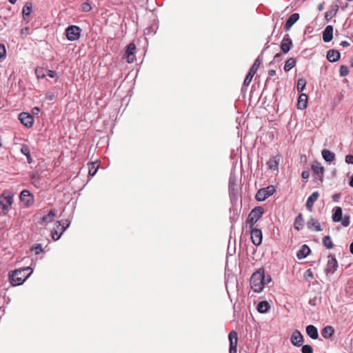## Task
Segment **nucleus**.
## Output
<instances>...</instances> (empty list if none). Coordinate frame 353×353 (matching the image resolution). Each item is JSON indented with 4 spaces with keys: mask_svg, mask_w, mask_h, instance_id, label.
I'll return each mask as SVG.
<instances>
[{
    "mask_svg": "<svg viewBox=\"0 0 353 353\" xmlns=\"http://www.w3.org/2000/svg\"><path fill=\"white\" fill-rule=\"evenodd\" d=\"M339 72H340V75L341 77H346V76H347L348 74H349V68H348V67L345 65H341L340 70H339Z\"/></svg>",
    "mask_w": 353,
    "mask_h": 353,
    "instance_id": "40",
    "label": "nucleus"
},
{
    "mask_svg": "<svg viewBox=\"0 0 353 353\" xmlns=\"http://www.w3.org/2000/svg\"><path fill=\"white\" fill-rule=\"evenodd\" d=\"M323 244L327 249H332L334 246L331 237L327 235L323 239Z\"/></svg>",
    "mask_w": 353,
    "mask_h": 353,
    "instance_id": "35",
    "label": "nucleus"
},
{
    "mask_svg": "<svg viewBox=\"0 0 353 353\" xmlns=\"http://www.w3.org/2000/svg\"><path fill=\"white\" fill-rule=\"evenodd\" d=\"M340 45L343 46V48L347 47L350 46V43L347 41H343L341 42Z\"/></svg>",
    "mask_w": 353,
    "mask_h": 353,
    "instance_id": "57",
    "label": "nucleus"
},
{
    "mask_svg": "<svg viewBox=\"0 0 353 353\" xmlns=\"http://www.w3.org/2000/svg\"><path fill=\"white\" fill-rule=\"evenodd\" d=\"M264 213V209L261 206L255 207L252 209L249 214L252 216L254 219L258 221L262 216Z\"/></svg>",
    "mask_w": 353,
    "mask_h": 353,
    "instance_id": "23",
    "label": "nucleus"
},
{
    "mask_svg": "<svg viewBox=\"0 0 353 353\" xmlns=\"http://www.w3.org/2000/svg\"><path fill=\"white\" fill-rule=\"evenodd\" d=\"M20 200L26 207H30L34 203V196L28 190H24L20 193Z\"/></svg>",
    "mask_w": 353,
    "mask_h": 353,
    "instance_id": "9",
    "label": "nucleus"
},
{
    "mask_svg": "<svg viewBox=\"0 0 353 353\" xmlns=\"http://www.w3.org/2000/svg\"><path fill=\"white\" fill-rule=\"evenodd\" d=\"M6 51L3 44L0 43V59L6 56Z\"/></svg>",
    "mask_w": 353,
    "mask_h": 353,
    "instance_id": "50",
    "label": "nucleus"
},
{
    "mask_svg": "<svg viewBox=\"0 0 353 353\" xmlns=\"http://www.w3.org/2000/svg\"><path fill=\"white\" fill-rule=\"evenodd\" d=\"M33 270L30 267H26L15 270L9 273V281L12 286H18L23 283V282L31 275Z\"/></svg>",
    "mask_w": 353,
    "mask_h": 353,
    "instance_id": "1",
    "label": "nucleus"
},
{
    "mask_svg": "<svg viewBox=\"0 0 353 353\" xmlns=\"http://www.w3.org/2000/svg\"><path fill=\"white\" fill-rule=\"evenodd\" d=\"M321 154L323 159L328 163H331L335 159L334 153L328 150H323L321 152Z\"/></svg>",
    "mask_w": 353,
    "mask_h": 353,
    "instance_id": "27",
    "label": "nucleus"
},
{
    "mask_svg": "<svg viewBox=\"0 0 353 353\" xmlns=\"http://www.w3.org/2000/svg\"><path fill=\"white\" fill-rule=\"evenodd\" d=\"M283 59V57H282V54H280V53H278L276 54L274 57V59L272 61L271 63H273V62H279L282 60Z\"/></svg>",
    "mask_w": 353,
    "mask_h": 353,
    "instance_id": "51",
    "label": "nucleus"
},
{
    "mask_svg": "<svg viewBox=\"0 0 353 353\" xmlns=\"http://www.w3.org/2000/svg\"><path fill=\"white\" fill-rule=\"evenodd\" d=\"M301 176L303 179H307L310 176V172L307 170H304L302 172Z\"/></svg>",
    "mask_w": 353,
    "mask_h": 353,
    "instance_id": "55",
    "label": "nucleus"
},
{
    "mask_svg": "<svg viewBox=\"0 0 353 353\" xmlns=\"http://www.w3.org/2000/svg\"><path fill=\"white\" fill-rule=\"evenodd\" d=\"M337 11H338V8H337L336 9H333V10L327 11L325 13V19L327 21H330V19H332V17L336 14Z\"/></svg>",
    "mask_w": 353,
    "mask_h": 353,
    "instance_id": "37",
    "label": "nucleus"
},
{
    "mask_svg": "<svg viewBox=\"0 0 353 353\" xmlns=\"http://www.w3.org/2000/svg\"><path fill=\"white\" fill-rule=\"evenodd\" d=\"M275 192L273 185H269L267 188H261L256 194L255 199L258 201H263L269 196H272Z\"/></svg>",
    "mask_w": 353,
    "mask_h": 353,
    "instance_id": "5",
    "label": "nucleus"
},
{
    "mask_svg": "<svg viewBox=\"0 0 353 353\" xmlns=\"http://www.w3.org/2000/svg\"><path fill=\"white\" fill-rule=\"evenodd\" d=\"M299 19V13H293L290 16V17L287 19L284 28L286 31H289L292 26Z\"/></svg>",
    "mask_w": 353,
    "mask_h": 353,
    "instance_id": "17",
    "label": "nucleus"
},
{
    "mask_svg": "<svg viewBox=\"0 0 353 353\" xmlns=\"http://www.w3.org/2000/svg\"><path fill=\"white\" fill-rule=\"evenodd\" d=\"M311 250L308 245L304 244L301 246V248L297 252L296 257L299 259H303L306 258L310 253Z\"/></svg>",
    "mask_w": 353,
    "mask_h": 353,
    "instance_id": "20",
    "label": "nucleus"
},
{
    "mask_svg": "<svg viewBox=\"0 0 353 353\" xmlns=\"http://www.w3.org/2000/svg\"><path fill=\"white\" fill-rule=\"evenodd\" d=\"M32 5L30 2L26 3V5L23 6L22 9V14L24 20H27L29 18L30 13L32 12Z\"/></svg>",
    "mask_w": 353,
    "mask_h": 353,
    "instance_id": "31",
    "label": "nucleus"
},
{
    "mask_svg": "<svg viewBox=\"0 0 353 353\" xmlns=\"http://www.w3.org/2000/svg\"><path fill=\"white\" fill-rule=\"evenodd\" d=\"M46 77H49L50 78H54L57 77V72L54 70H46Z\"/></svg>",
    "mask_w": 353,
    "mask_h": 353,
    "instance_id": "49",
    "label": "nucleus"
},
{
    "mask_svg": "<svg viewBox=\"0 0 353 353\" xmlns=\"http://www.w3.org/2000/svg\"><path fill=\"white\" fill-rule=\"evenodd\" d=\"M319 197V193L316 191L314 192L307 199L305 206L308 211L311 212L312 210L313 205L314 203L318 200Z\"/></svg>",
    "mask_w": 353,
    "mask_h": 353,
    "instance_id": "16",
    "label": "nucleus"
},
{
    "mask_svg": "<svg viewBox=\"0 0 353 353\" xmlns=\"http://www.w3.org/2000/svg\"><path fill=\"white\" fill-rule=\"evenodd\" d=\"M307 95L305 94H301L298 99L297 108L303 110L307 108Z\"/></svg>",
    "mask_w": 353,
    "mask_h": 353,
    "instance_id": "26",
    "label": "nucleus"
},
{
    "mask_svg": "<svg viewBox=\"0 0 353 353\" xmlns=\"http://www.w3.org/2000/svg\"><path fill=\"white\" fill-rule=\"evenodd\" d=\"M349 185L353 188V175L351 176L350 178V182H349Z\"/></svg>",
    "mask_w": 353,
    "mask_h": 353,
    "instance_id": "63",
    "label": "nucleus"
},
{
    "mask_svg": "<svg viewBox=\"0 0 353 353\" xmlns=\"http://www.w3.org/2000/svg\"><path fill=\"white\" fill-rule=\"evenodd\" d=\"M272 281V278L270 275L267 276H265V284L268 283Z\"/></svg>",
    "mask_w": 353,
    "mask_h": 353,
    "instance_id": "60",
    "label": "nucleus"
},
{
    "mask_svg": "<svg viewBox=\"0 0 353 353\" xmlns=\"http://www.w3.org/2000/svg\"><path fill=\"white\" fill-rule=\"evenodd\" d=\"M228 339L230 341L229 353H236V346L238 341L237 332L234 330L231 331L229 333Z\"/></svg>",
    "mask_w": 353,
    "mask_h": 353,
    "instance_id": "13",
    "label": "nucleus"
},
{
    "mask_svg": "<svg viewBox=\"0 0 353 353\" xmlns=\"http://www.w3.org/2000/svg\"><path fill=\"white\" fill-rule=\"evenodd\" d=\"M251 240L254 245H259L262 242L263 234L260 229L252 228L250 230Z\"/></svg>",
    "mask_w": 353,
    "mask_h": 353,
    "instance_id": "14",
    "label": "nucleus"
},
{
    "mask_svg": "<svg viewBox=\"0 0 353 353\" xmlns=\"http://www.w3.org/2000/svg\"><path fill=\"white\" fill-rule=\"evenodd\" d=\"M55 98V95L52 92H48L46 94V99L49 101H52Z\"/></svg>",
    "mask_w": 353,
    "mask_h": 353,
    "instance_id": "53",
    "label": "nucleus"
},
{
    "mask_svg": "<svg viewBox=\"0 0 353 353\" xmlns=\"http://www.w3.org/2000/svg\"><path fill=\"white\" fill-rule=\"evenodd\" d=\"M311 169L316 175V179L319 180L321 183L324 179V168L317 161H314L311 165Z\"/></svg>",
    "mask_w": 353,
    "mask_h": 353,
    "instance_id": "7",
    "label": "nucleus"
},
{
    "mask_svg": "<svg viewBox=\"0 0 353 353\" xmlns=\"http://www.w3.org/2000/svg\"><path fill=\"white\" fill-rule=\"evenodd\" d=\"M332 201L334 202H339V199H341V194L339 193H335L332 196Z\"/></svg>",
    "mask_w": 353,
    "mask_h": 353,
    "instance_id": "54",
    "label": "nucleus"
},
{
    "mask_svg": "<svg viewBox=\"0 0 353 353\" xmlns=\"http://www.w3.org/2000/svg\"><path fill=\"white\" fill-rule=\"evenodd\" d=\"M30 250L32 252H34L35 253V254H37V255L39 254H41V252H43V248H42L41 244H35V245H34L31 248Z\"/></svg>",
    "mask_w": 353,
    "mask_h": 353,
    "instance_id": "39",
    "label": "nucleus"
},
{
    "mask_svg": "<svg viewBox=\"0 0 353 353\" xmlns=\"http://www.w3.org/2000/svg\"><path fill=\"white\" fill-rule=\"evenodd\" d=\"M256 222H257V221L256 219H254V218H252V216H251L250 214H248V219L246 221V223L248 225H249L250 230H252V228H254L253 226Z\"/></svg>",
    "mask_w": 353,
    "mask_h": 353,
    "instance_id": "43",
    "label": "nucleus"
},
{
    "mask_svg": "<svg viewBox=\"0 0 353 353\" xmlns=\"http://www.w3.org/2000/svg\"><path fill=\"white\" fill-rule=\"evenodd\" d=\"M303 217L302 214H299V215L296 217L294 227L297 231H300L303 228Z\"/></svg>",
    "mask_w": 353,
    "mask_h": 353,
    "instance_id": "30",
    "label": "nucleus"
},
{
    "mask_svg": "<svg viewBox=\"0 0 353 353\" xmlns=\"http://www.w3.org/2000/svg\"><path fill=\"white\" fill-rule=\"evenodd\" d=\"M256 308L259 313H265L270 310V305L268 301H262L258 303Z\"/></svg>",
    "mask_w": 353,
    "mask_h": 353,
    "instance_id": "29",
    "label": "nucleus"
},
{
    "mask_svg": "<svg viewBox=\"0 0 353 353\" xmlns=\"http://www.w3.org/2000/svg\"><path fill=\"white\" fill-rule=\"evenodd\" d=\"M323 8H324L323 3H320V4L318 6V10H319V11L323 10Z\"/></svg>",
    "mask_w": 353,
    "mask_h": 353,
    "instance_id": "62",
    "label": "nucleus"
},
{
    "mask_svg": "<svg viewBox=\"0 0 353 353\" xmlns=\"http://www.w3.org/2000/svg\"><path fill=\"white\" fill-rule=\"evenodd\" d=\"M91 8H92V7L88 2H84L81 5V10L83 12H89L91 10Z\"/></svg>",
    "mask_w": 353,
    "mask_h": 353,
    "instance_id": "48",
    "label": "nucleus"
},
{
    "mask_svg": "<svg viewBox=\"0 0 353 353\" xmlns=\"http://www.w3.org/2000/svg\"><path fill=\"white\" fill-rule=\"evenodd\" d=\"M333 38V27L331 25L327 26L323 32V40L324 42H330Z\"/></svg>",
    "mask_w": 353,
    "mask_h": 353,
    "instance_id": "19",
    "label": "nucleus"
},
{
    "mask_svg": "<svg viewBox=\"0 0 353 353\" xmlns=\"http://www.w3.org/2000/svg\"><path fill=\"white\" fill-rule=\"evenodd\" d=\"M56 216L57 214L54 210H51L47 215L43 216L41 224L43 225H46L47 224L52 222Z\"/></svg>",
    "mask_w": 353,
    "mask_h": 353,
    "instance_id": "21",
    "label": "nucleus"
},
{
    "mask_svg": "<svg viewBox=\"0 0 353 353\" xmlns=\"http://www.w3.org/2000/svg\"><path fill=\"white\" fill-rule=\"evenodd\" d=\"M263 60L261 58V57H258L254 61L252 66L250 69L247 76L245 77V79L243 82V85L245 86H248L250 85L254 74L257 71L258 68H259V65L261 64Z\"/></svg>",
    "mask_w": 353,
    "mask_h": 353,
    "instance_id": "4",
    "label": "nucleus"
},
{
    "mask_svg": "<svg viewBox=\"0 0 353 353\" xmlns=\"http://www.w3.org/2000/svg\"><path fill=\"white\" fill-rule=\"evenodd\" d=\"M21 152L26 157L28 163H31L32 162V159L30 155V150L27 145L23 144L21 145Z\"/></svg>",
    "mask_w": 353,
    "mask_h": 353,
    "instance_id": "32",
    "label": "nucleus"
},
{
    "mask_svg": "<svg viewBox=\"0 0 353 353\" xmlns=\"http://www.w3.org/2000/svg\"><path fill=\"white\" fill-rule=\"evenodd\" d=\"M341 221L342 225L344 227H347L350 224V216H345L343 218L342 217Z\"/></svg>",
    "mask_w": 353,
    "mask_h": 353,
    "instance_id": "47",
    "label": "nucleus"
},
{
    "mask_svg": "<svg viewBox=\"0 0 353 353\" xmlns=\"http://www.w3.org/2000/svg\"><path fill=\"white\" fill-rule=\"evenodd\" d=\"M307 334L312 339H317L319 333L317 328L313 325H309L305 329Z\"/></svg>",
    "mask_w": 353,
    "mask_h": 353,
    "instance_id": "24",
    "label": "nucleus"
},
{
    "mask_svg": "<svg viewBox=\"0 0 353 353\" xmlns=\"http://www.w3.org/2000/svg\"><path fill=\"white\" fill-rule=\"evenodd\" d=\"M61 221H57V222L55 223V227H54V228H57V232H61Z\"/></svg>",
    "mask_w": 353,
    "mask_h": 353,
    "instance_id": "56",
    "label": "nucleus"
},
{
    "mask_svg": "<svg viewBox=\"0 0 353 353\" xmlns=\"http://www.w3.org/2000/svg\"><path fill=\"white\" fill-rule=\"evenodd\" d=\"M302 353H313V348L310 345H302L301 346Z\"/></svg>",
    "mask_w": 353,
    "mask_h": 353,
    "instance_id": "41",
    "label": "nucleus"
},
{
    "mask_svg": "<svg viewBox=\"0 0 353 353\" xmlns=\"http://www.w3.org/2000/svg\"><path fill=\"white\" fill-rule=\"evenodd\" d=\"M343 217V210L339 206L335 207L334 209V213L332 214V221L334 222H339Z\"/></svg>",
    "mask_w": 353,
    "mask_h": 353,
    "instance_id": "28",
    "label": "nucleus"
},
{
    "mask_svg": "<svg viewBox=\"0 0 353 353\" xmlns=\"http://www.w3.org/2000/svg\"><path fill=\"white\" fill-rule=\"evenodd\" d=\"M19 119L21 123L27 128H31L34 123V117L28 112H21L19 114Z\"/></svg>",
    "mask_w": 353,
    "mask_h": 353,
    "instance_id": "11",
    "label": "nucleus"
},
{
    "mask_svg": "<svg viewBox=\"0 0 353 353\" xmlns=\"http://www.w3.org/2000/svg\"><path fill=\"white\" fill-rule=\"evenodd\" d=\"M305 85H306L305 80L303 78L299 79L298 80L297 85H296L297 91L302 92L304 90Z\"/></svg>",
    "mask_w": 353,
    "mask_h": 353,
    "instance_id": "38",
    "label": "nucleus"
},
{
    "mask_svg": "<svg viewBox=\"0 0 353 353\" xmlns=\"http://www.w3.org/2000/svg\"><path fill=\"white\" fill-rule=\"evenodd\" d=\"M334 329L332 326H326L322 330V335L325 339L331 337L334 334Z\"/></svg>",
    "mask_w": 353,
    "mask_h": 353,
    "instance_id": "34",
    "label": "nucleus"
},
{
    "mask_svg": "<svg viewBox=\"0 0 353 353\" xmlns=\"http://www.w3.org/2000/svg\"><path fill=\"white\" fill-rule=\"evenodd\" d=\"M36 74L38 79H43L45 77H46V70L43 69H37L36 70Z\"/></svg>",
    "mask_w": 353,
    "mask_h": 353,
    "instance_id": "45",
    "label": "nucleus"
},
{
    "mask_svg": "<svg viewBox=\"0 0 353 353\" xmlns=\"http://www.w3.org/2000/svg\"><path fill=\"white\" fill-rule=\"evenodd\" d=\"M268 74L270 77H274V75H276V70L272 69L269 70Z\"/></svg>",
    "mask_w": 353,
    "mask_h": 353,
    "instance_id": "59",
    "label": "nucleus"
},
{
    "mask_svg": "<svg viewBox=\"0 0 353 353\" xmlns=\"http://www.w3.org/2000/svg\"><path fill=\"white\" fill-rule=\"evenodd\" d=\"M279 161H280V157L279 156L271 157L269 159V161L267 162L268 168L272 170H278Z\"/></svg>",
    "mask_w": 353,
    "mask_h": 353,
    "instance_id": "22",
    "label": "nucleus"
},
{
    "mask_svg": "<svg viewBox=\"0 0 353 353\" xmlns=\"http://www.w3.org/2000/svg\"><path fill=\"white\" fill-rule=\"evenodd\" d=\"M62 234H61V232H57V228H53V230L51 232L52 238L54 241H57L60 239Z\"/></svg>",
    "mask_w": 353,
    "mask_h": 353,
    "instance_id": "42",
    "label": "nucleus"
},
{
    "mask_svg": "<svg viewBox=\"0 0 353 353\" xmlns=\"http://www.w3.org/2000/svg\"><path fill=\"white\" fill-rule=\"evenodd\" d=\"M61 234H63V232L69 227L70 223L68 220H61Z\"/></svg>",
    "mask_w": 353,
    "mask_h": 353,
    "instance_id": "46",
    "label": "nucleus"
},
{
    "mask_svg": "<svg viewBox=\"0 0 353 353\" xmlns=\"http://www.w3.org/2000/svg\"><path fill=\"white\" fill-rule=\"evenodd\" d=\"M99 165L96 163L92 162L89 164L88 174L90 176H93L96 174L98 170Z\"/></svg>",
    "mask_w": 353,
    "mask_h": 353,
    "instance_id": "36",
    "label": "nucleus"
},
{
    "mask_svg": "<svg viewBox=\"0 0 353 353\" xmlns=\"http://www.w3.org/2000/svg\"><path fill=\"white\" fill-rule=\"evenodd\" d=\"M327 59L330 62H335L340 59V52L336 50H329L327 52Z\"/></svg>",
    "mask_w": 353,
    "mask_h": 353,
    "instance_id": "25",
    "label": "nucleus"
},
{
    "mask_svg": "<svg viewBox=\"0 0 353 353\" xmlns=\"http://www.w3.org/2000/svg\"><path fill=\"white\" fill-rule=\"evenodd\" d=\"M40 111V109L38 107H34L32 110V113L35 114H38Z\"/></svg>",
    "mask_w": 353,
    "mask_h": 353,
    "instance_id": "58",
    "label": "nucleus"
},
{
    "mask_svg": "<svg viewBox=\"0 0 353 353\" xmlns=\"http://www.w3.org/2000/svg\"><path fill=\"white\" fill-rule=\"evenodd\" d=\"M309 304L310 305H313V306H315L316 305V299H310L309 300Z\"/></svg>",
    "mask_w": 353,
    "mask_h": 353,
    "instance_id": "61",
    "label": "nucleus"
},
{
    "mask_svg": "<svg viewBox=\"0 0 353 353\" xmlns=\"http://www.w3.org/2000/svg\"><path fill=\"white\" fill-rule=\"evenodd\" d=\"M81 34V29L75 25L69 26L65 29V36L69 41H73L79 39Z\"/></svg>",
    "mask_w": 353,
    "mask_h": 353,
    "instance_id": "6",
    "label": "nucleus"
},
{
    "mask_svg": "<svg viewBox=\"0 0 353 353\" xmlns=\"http://www.w3.org/2000/svg\"><path fill=\"white\" fill-rule=\"evenodd\" d=\"M136 46L134 43H130L125 50L124 57L128 63H133L135 60Z\"/></svg>",
    "mask_w": 353,
    "mask_h": 353,
    "instance_id": "12",
    "label": "nucleus"
},
{
    "mask_svg": "<svg viewBox=\"0 0 353 353\" xmlns=\"http://www.w3.org/2000/svg\"><path fill=\"white\" fill-rule=\"evenodd\" d=\"M350 252L353 254V242L350 245Z\"/></svg>",
    "mask_w": 353,
    "mask_h": 353,
    "instance_id": "64",
    "label": "nucleus"
},
{
    "mask_svg": "<svg viewBox=\"0 0 353 353\" xmlns=\"http://www.w3.org/2000/svg\"><path fill=\"white\" fill-rule=\"evenodd\" d=\"M293 43L292 39L290 38L289 34H285L283 38L281 43V50L284 53L287 54L292 48Z\"/></svg>",
    "mask_w": 353,
    "mask_h": 353,
    "instance_id": "15",
    "label": "nucleus"
},
{
    "mask_svg": "<svg viewBox=\"0 0 353 353\" xmlns=\"http://www.w3.org/2000/svg\"><path fill=\"white\" fill-rule=\"evenodd\" d=\"M345 162L347 164H353V155L348 154L345 157Z\"/></svg>",
    "mask_w": 353,
    "mask_h": 353,
    "instance_id": "52",
    "label": "nucleus"
},
{
    "mask_svg": "<svg viewBox=\"0 0 353 353\" xmlns=\"http://www.w3.org/2000/svg\"><path fill=\"white\" fill-rule=\"evenodd\" d=\"M296 64V60L294 58L288 59L285 63L284 70L285 72L290 71L291 69L295 67Z\"/></svg>",
    "mask_w": 353,
    "mask_h": 353,
    "instance_id": "33",
    "label": "nucleus"
},
{
    "mask_svg": "<svg viewBox=\"0 0 353 353\" xmlns=\"http://www.w3.org/2000/svg\"><path fill=\"white\" fill-rule=\"evenodd\" d=\"M307 228L312 231L320 232L323 230V228L319 221L314 218H310L307 223Z\"/></svg>",
    "mask_w": 353,
    "mask_h": 353,
    "instance_id": "18",
    "label": "nucleus"
},
{
    "mask_svg": "<svg viewBox=\"0 0 353 353\" xmlns=\"http://www.w3.org/2000/svg\"><path fill=\"white\" fill-rule=\"evenodd\" d=\"M303 276L307 281L312 280L314 279V274L311 269H307L305 272Z\"/></svg>",
    "mask_w": 353,
    "mask_h": 353,
    "instance_id": "44",
    "label": "nucleus"
},
{
    "mask_svg": "<svg viewBox=\"0 0 353 353\" xmlns=\"http://www.w3.org/2000/svg\"><path fill=\"white\" fill-rule=\"evenodd\" d=\"M327 258L328 261L326 268L325 270V272L326 274H334L338 268V261L335 256L332 254H330Z\"/></svg>",
    "mask_w": 353,
    "mask_h": 353,
    "instance_id": "8",
    "label": "nucleus"
},
{
    "mask_svg": "<svg viewBox=\"0 0 353 353\" xmlns=\"http://www.w3.org/2000/svg\"><path fill=\"white\" fill-rule=\"evenodd\" d=\"M290 341L294 346L301 347L304 343V338L301 332L298 330H294L291 336Z\"/></svg>",
    "mask_w": 353,
    "mask_h": 353,
    "instance_id": "10",
    "label": "nucleus"
},
{
    "mask_svg": "<svg viewBox=\"0 0 353 353\" xmlns=\"http://www.w3.org/2000/svg\"><path fill=\"white\" fill-rule=\"evenodd\" d=\"M12 203L13 195L9 192H3L0 196V207L2 209L1 214L6 215Z\"/></svg>",
    "mask_w": 353,
    "mask_h": 353,
    "instance_id": "3",
    "label": "nucleus"
},
{
    "mask_svg": "<svg viewBox=\"0 0 353 353\" xmlns=\"http://www.w3.org/2000/svg\"><path fill=\"white\" fill-rule=\"evenodd\" d=\"M250 288L254 292L260 293L265 285V271L263 268H259L254 272L250 278Z\"/></svg>",
    "mask_w": 353,
    "mask_h": 353,
    "instance_id": "2",
    "label": "nucleus"
}]
</instances>
